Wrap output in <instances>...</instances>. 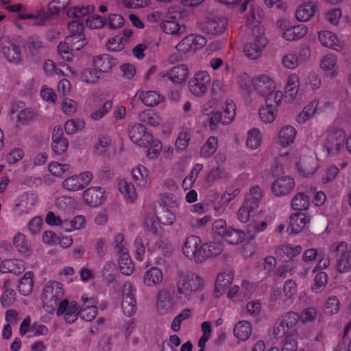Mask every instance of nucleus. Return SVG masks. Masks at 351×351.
I'll use <instances>...</instances> for the list:
<instances>
[{
  "label": "nucleus",
  "mask_w": 351,
  "mask_h": 351,
  "mask_svg": "<svg viewBox=\"0 0 351 351\" xmlns=\"http://www.w3.org/2000/svg\"><path fill=\"white\" fill-rule=\"evenodd\" d=\"M23 47L27 56L34 59L40 58L45 49L43 41L37 34L29 36L23 42Z\"/></svg>",
  "instance_id": "8"
},
{
  "label": "nucleus",
  "mask_w": 351,
  "mask_h": 351,
  "mask_svg": "<svg viewBox=\"0 0 351 351\" xmlns=\"http://www.w3.org/2000/svg\"><path fill=\"white\" fill-rule=\"evenodd\" d=\"M34 274L32 271L26 272L21 279L18 285L19 292L23 295H28L33 289Z\"/></svg>",
  "instance_id": "23"
},
{
  "label": "nucleus",
  "mask_w": 351,
  "mask_h": 351,
  "mask_svg": "<svg viewBox=\"0 0 351 351\" xmlns=\"http://www.w3.org/2000/svg\"><path fill=\"white\" fill-rule=\"evenodd\" d=\"M263 29L256 25L252 30L253 42L246 43L243 46V52L248 58L255 60L259 58L261 55L263 49L268 43L267 39L263 36Z\"/></svg>",
  "instance_id": "3"
},
{
  "label": "nucleus",
  "mask_w": 351,
  "mask_h": 351,
  "mask_svg": "<svg viewBox=\"0 0 351 351\" xmlns=\"http://www.w3.org/2000/svg\"><path fill=\"white\" fill-rule=\"evenodd\" d=\"M1 51L9 62L13 64L21 62L22 54L20 47L9 38L1 39Z\"/></svg>",
  "instance_id": "9"
},
{
  "label": "nucleus",
  "mask_w": 351,
  "mask_h": 351,
  "mask_svg": "<svg viewBox=\"0 0 351 351\" xmlns=\"http://www.w3.org/2000/svg\"><path fill=\"white\" fill-rule=\"evenodd\" d=\"M299 87V77L296 74L291 75L288 80L286 86V92L289 93L291 97L293 98L296 96Z\"/></svg>",
  "instance_id": "48"
},
{
  "label": "nucleus",
  "mask_w": 351,
  "mask_h": 351,
  "mask_svg": "<svg viewBox=\"0 0 351 351\" xmlns=\"http://www.w3.org/2000/svg\"><path fill=\"white\" fill-rule=\"evenodd\" d=\"M339 308V302L338 298L335 296H330L326 300L324 305V313L328 315H332V314L337 313Z\"/></svg>",
  "instance_id": "44"
},
{
  "label": "nucleus",
  "mask_w": 351,
  "mask_h": 351,
  "mask_svg": "<svg viewBox=\"0 0 351 351\" xmlns=\"http://www.w3.org/2000/svg\"><path fill=\"white\" fill-rule=\"evenodd\" d=\"M123 36L118 34L110 38L108 43V48L114 51H119L124 48L125 44L123 43Z\"/></svg>",
  "instance_id": "53"
},
{
  "label": "nucleus",
  "mask_w": 351,
  "mask_h": 351,
  "mask_svg": "<svg viewBox=\"0 0 351 351\" xmlns=\"http://www.w3.org/2000/svg\"><path fill=\"white\" fill-rule=\"evenodd\" d=\"M202 165L197 164L193 167L190 174L187 176L182 182V186L185 189L190 188L195 179L197 178L199 172L202 169Z\"/></svg>",
  "instance_id": "49"
},
{
  "label": "nucleus",
  "mask_w": 351,
  "mask_h": 351,
  "mask_svg": "<svg viewBox=\"0 0 351 351\" xmlns=\"http://www.w3.org/2000/svg\"><path fill=\"white\" fill-rule=\"evenodd\" d=\"M62 186L69 191H76L82 189L77 176H71L64 180Z\"/></svg>",
  "instance_id": "54"
},
{
  "label": "nucleus",
  "mask_w": 351,
  "mask_h": 351,
  "mask_svg": "<svg viewBox=\"0 0 351 351\" xmlns=\"http://www.w3.org/2000/svg\"><path fill=\"white\" fill-rule=\"evenodd\" d=\"M210 81V77L208 72L199 71L196 73L195 77L189 81V90L194 95L200 97L207 91V84Z\"/></svg>",
  "instance_id": "7"
},
{
  "label": "nucleus",
  "mask_w": 351,
  "mask_h": 351,
  "mask_svg": "<svg viewBox=\"0 0 351 351\" xmlns=\"http://www.w3.org/2000/svg\"><path fill=\"white\" fill-rule=\"evenodd\" d=\"M346 132L341 129H333L327 136L324 147L329 154H337L343 146Z\"/></svg>",
  "instance_id": "5"
},
{
  "label": "nucleus",
  "mask_w": 351,
  "mask_h": 351,
  "mask_svg": "<svg viewBox=\"0 0 351 351\" xmlns=\"http://www.w3.org/2000/svg\"><path fill=\"white\" fill-rule=\"evenodd\" d=\"M118 189L123 195L131 201H133L136 196V191L132 183L125 180H121L118 184Z\"/></svg>",
  "instance_id": "32"
},
{
  "label": "nucleus",
  "mask_w": 351,
  "mask_h": 351,
  "mask_svg": "<svg viewBox=\"0 0 351 351\" xmlns=\"http://www.w3.org/2000/svg\"><path fill=\"white\" fill-rule=\"evenodd\" d=\"M93 63L99 73H108L117 64V60L108 54H102L95 58Z\"/></svg>",
  "instance_id": "16"
},
{
  "label": "nucleus",
  "mask_w": 351,
  "mask_h": 351,
  "mask_svg": "<svg viewBox=\"0 0 351 351\" xmlns=\"http://www.w3.org/2000/svg\"><path fill=\"white\" fill-rule=\"evenodd\" d=\"M173 20H165L160 23L161 29L168 34L180 36L186 32L185 25H180L176 21V16H171Z\"/></svg>",
  "instance_id": "18"
},
{
  "label": "nucleus",
  "mask_w": 351,
  "mask_h": 351,
  "mask_svg": "<svg viewBox=\"0 0 351 351\" xmlns=\"http://www.w3.org/2000/svg\"><path fill=\"white\" fill-rule=\"evenodd\" d=\"M69 165H62L58 162H53L49 165L48 170L56 177H62L63 174L69 169Z\"/></svg>",
  "instance_id": "50"
},
{
  "label": "nucleus",
  "mask_w": 351,
  "mask_h": 351,
  "mask_svg": "<svg viewBox=\"0 0 351 351\" xmlns=\"http://www.w3.org/2000/svg\"><path fill=\"white\" fill-rule=\"evenodd\" d=\"M265 98V106L276 108L281 103L282 99V93L281 91H274L271 93L265 92V94H260Z\"/></svg>",
  "instance_id": "30"
},
{
  "label": "nucleus",
  "mask_w": 351,
  "mask_h": 351,
  "mask_svg": "<svg viewBox=\"0 0 351 351\" xmlns=\"http://www.w3.org/2000/svg\"><path fill=\"white\" fill-rule=\"evenodd\" d=\"M157 219L164 225H171L176 220V215L169 208H162Z\"/></svg>",
  "instance_id": "46"
},
{
  "label": "nucleus",
  "mask_w": 351,
  "mask_h": 351,
  "mask_svg": "<svg viewBox=\"0 0 351 351\" xmlns=\"http://www.w3.org/2000/svg\"><path fill=\"white\" fill-rule=\"evenodd\" d=\"M233 332L237 339L245 341L251 335L252 326L247 321H241L235 325Z\"/></svg>",
  "instance_id": "21"
},
{
  "label": "nucleus",
  "mask_w": 351,
  "mask_h": 351,
  "mask_svg": "<svg viewBox=\"0 0 351 351\" xmlns=\"http://www.w3.org/2000/svg\"><path fill=\"white\" fill-rule=\"evenodd\" d=\"M317 162L312 157L300 158L297 163V168L299 173L304 177L313 175L317 169Z\"/></svg>",
  "instance_id": "15"
},
{
  "label": "nucleus",
  "mask_w": 351,
  "mask_h": 351,
  "mask_svg": "<svg viewBox=\"0 0 351 351\" xmlns=\"http://www.w3.org/2000/svg\"><path fill=\"white\" fill-rule=\"evenodd\" d=\"M86 23L87 26L91 29H99L107 23V19L102 16L93 14L86 19Z\"/></svg>",
  "instance_id": "42"
},
{
  "label": "nucleus",
  "mask_w": 351,
  "mask_h": 351,
  "mask_svg": "<svg viewBox=\"0 0 351 351\" xmlns=\"http://www.w3.org/2000/svg\"><path fill=\"white\" fill-rule=\"evenodd\" d=\"M13 243L18 251L25 253L28 251V246L25 242V237L23 234H16L13 239Z\"/></svg>",
  "instance_id": "62"
},
{
  "label": "nucleus",
  "mask_w": 351,
  "mask_h": 351,
  "mask_svg": "<svg viewBox=\"0 0 351 351\" xmlns=\"http://www.w3.org/2000/svg\"><path fill=\"white\" fill-rule=\"evenodd\" d=\"M228 177V174L223 169L219 167H216L211 169L206 178V181L208 182H213L217 179H223Z\"/></svg>",
  "instance_id": "63"
},
{
  "label": "nucleus",
  "mask_w": 351,
  "mask_h": 351,
  "mask_svg": "<svg viewBox=\"0 0 351 351\" xmlns=\"http://www.w3.org/2000/svg\"><path fill=\"white\" fill-rule=\"evenodd\" d=\"M192 34L186 36L176 47L179 52L186 53L189 50H193Z\"/></svg>",
  "instance_id": "56"
},
{
  "label": "nucleus",
  "mask_w": 351,
  "mask_h": 351,
  "mask_svg": "<svg viewBox=\"0 0 351 351\" xmlns=\"http://www.w3.org/2000/svg\"><path fill=\"white\" fill-rule=\"evenodd\" d=\"M128 135L130 140L140 147H147L152 139V135L146 131V128L141 124L136 123L128 127Z\"/></svg>",
  "instance_id": "6"
},
{
  "label": "nucleus",
  "mask_w": 351,
  "mask_h": 351,
  "mask_svg": "<svg viewBox=\"0 0 351 351\" xmlns=\"http://www.w3.org/2000/svg\"><path fill=\"white\" fill-rule=\"evenodd\" d=\"M70 0H53L48 4L47 11L43 10L40 14L41 22L37 23L38 25H43L44 23L55 17L58 16L61 10L66 9L69 4Z\"/></svg>",
  "instance_id": "10"
},
{
  "label": "nucleus",
  "mask_w": 351,
  "mask_h": 351,
  "mask_svg": "<svg viewBox=\"0 0 351 351\" xmlns=\"http://www.w3.org/2000/svg\"><path fill=\"white\" fill-rule=\"evenodd\" d=\"M261 143L260 132L258 129L254 128L248 132V136L246 140V145L251 149H256Z\"/></svg>",
  "instance_id": "45"
},
{
  "label": "nucleus",
  "mask_w": 351,
  "mask_h": 351,
  "mask_svg": "<svg viewBox=\"0 0 351 351\" xmlns=\"http://www.w3.org/2000/svg\"><path fill=\"white\" fill-rule=\"evenodd\" d=\"M299 319V314L293 311L287 313L281 317V319L284 322V323L286 324V326H287L289 328H293L298 323Z\"/></svg>",
  "instance_id": "58"
},
{
  "label": "nucleus",
  "mask_w": 351,
  "mask_h": 351,
  "mask_svg": "<svg viewBox=\"0 0 351 351\" xmlns=\"http://www.w3.org/2000/svg\"><path fill=\"white\" fill-rule=\"evenodd\" d=\"M228 19L218 15L208 16L205 21L199 24L202 32L217 36L223 34L227 28Z\"/></svg>",
  "instance_id": "4"
},
{
  "label": "nucleus",
  "mask_w": 351,
  "mask_h": 351,
  "mask_svg": "<svg viewBox=\"0 0 351 351\" xmlns=\"http://www.w3.org/2000/svg\"><path fill=\"white\" fill-rule=\"evenodd\" d=\"M328 276L326 272H318L314 279V284L312 287V290L315 293L321 292L326 287L327 283Z\"/></svg>",
  "instance_id": "39"
},
{
  "label": "nucleus",
  "mask_w": 351,
  "mask_h": 351,
  "mask_svg": "<svg viewBox=\"0 0 351 351\" xmlns=\"http://www.w3.org/2000/svg\"><path fill=\"white\" fill-rule=\"evenodd\" d=\"M331 258L336 260V269L343 274L351 269V245L348 247L346 242H335L330 247Z\"/></svg>",
  "instance_id": "2"
},
{
  "label": "nucleus",
  "mask_w": 351,
  "mask_h": 351,
  "mask_svg": "<svg viewBox=\"0 0 351 351\" xmlns=\"http://www.w3.org/2000/svg\"><path fill=\"white\" fill-rule=\"evenodd\" d=\"M191 139L190 131L185 128L178 134L176 141V147L178 150L183 151L186 149Z\"/></svg>",
  "instance_id": "36"
},
{
  "label": "nucleus",
  "mask_w": 351,
  "mask_h": 351,
  "mask_svg": "<svg viewBox=\"0 0 351 351\" xmlns=\"http://www.w3.org/2000/svg\"><path fill=\"white\" fill-rule=\"evenodd\" d=\"M318 38L321 44L331 49H335L337 38L335 34L328 31H322L318 33Z\"/></svg>",
  "instance_id": "29"
},
{
  "label": "nucleus",
  "mask_w": 351,
  "mask_h": 351,
  "mask_svg": "<svg viewBox=\"0 0 351 351\" xmlns=\"http://www.w3.org/2000/svg\"><path fill=\"white\" fill-rule=\"evenodd\" d=\"M66 43L71 51H78L84 47L87 42L84 34L69 35L66 37Z\"/></svg>",
  "instance_id": "26"
},
{
  "label": "nucleus",
  "mask_w": 351,
  "mask_h": 351,
  "mask_svg": "<svg viewBox=\"0 0 351 351\" xmlns=\"http://www.w3.org/2000/svg\"><path fill=\"white\" fill-rule=\"evenodd\" d=\"M223 251V246L219 243H206L199 247V263H202L207 258L216 256Z\"/></svg>",
  "instance_id": "13"
},
{
  "label": "nucleus",
  "mask_w": 351,
  "mask_h": 351,
  "mask_svg": "<svg viewBox=\"0 0 351 351\" xmlns=\"http://www.w3.org/2000/svg\"><path fill=\"white\" fill-rule=\"evenodd\" d=\"M289 329L281 318H278L274 328V335L276 338H281L288 332Z\"/></svg>",
  "instance_id": "64"
},
{
  "label": "nucleus",
  "mask_w": 351,
  "mask_h": 351,
  "mask_svg": "<svg viewBox=\"0 0 351 351\" xmlns=\"http://www.w3.org/2000/svg\"><path fill=\"white\" fill-rule=\"evenodd\" d=\"M85 126L84 121L80 119H69L64 124V130L68 134H73L77 130H82Z\"/></svg>",
  "instance_id": "41"
},
{
  "label": "nucleus",
  "mask_w": 351,
  "mask_h": 351,
  "mask_svg": "<svg viewBox=\"0 0 351 351\" xmlns=\"http://www.w3.org/2000/svg\"><path fill=\"white\" fill-rule=\"evenodd\" d=\"M112 101H106L99 109L94 111L91 114V118L94 120H98L102 118L112 108Z\"/></svg>",
  "instance_id": "59"
},
{
  "label": "nucleus",
  "mask_w": 351,
  "mask_h": 351,
  "mask_svg": "<svg viewBox=\"0 0 351 351\" xmlns=\"http://www.w3.org/2000/svg\"><path fill=\"white\" fill-rule=\"evenodd\" d=\"M308 32V27L304 24L288 27L282 33V37L287 40L292 41L303 38Z\"/></svg>",
  "instance_id": "17"
},
{
  "label": "nucleus",
  "mask_w": 351,
  "mask_h": 351,
  "mask_svg": "<svg viewBox=\"0 0 351 351\" xmlns=\"http://www.w3.org/2000/svg\"><path fill=\"white\" fill-rule=\"evenodd\" d=\"M116 271V265L112 262H107L101 271L104 280L108 283H112L115 280Z\"/></svg>",
  "instance_id": "38"
},
{
  "label": "nucleus",
  "mask_w": 351,
  "mask_h": 351,
  "mask_svg": "<svg viewBox=\"0 0 351 351\" xmlns=\"http://www.w3.org/2000/svg\"><path fill=\"white\" fill-rule=\"evenodd\" d=\"M315 10V5L309 2L297 10L295 13L296 19L300 21H308L314 15Z\"/></svg>",
  "instance_id": "25"
},
{
  "label": "nucleus",
  "mask_w": 351,
  "mask_h": 351,
  "mask_svg": "<svg viewBox=\"0 0 351 351\" xmlns=\"http://www.w3.org/2000/svg\"><path fill=\"white\" fill-rule=\"evenodd\" d=\"M228 229L226 221L222 219L216 220L212 227L213 233L221 237H224Z\"/></svg>",
  "instance_id": "57"
},
{
  "label": "nucleus",
  "mask_w": 351,
  "mask_h": 351,
  "mask_svg": "<svg viewBox=\"0 0 351 351\" xmlns=\"http://www.w3.org/2000/svg\"><path fill=\"white\" fill-rule=\"evenodd\" d=\"M200 243V239L194 235L188 237L182 246L183 254L188 258L193 257L196 263H199V248L198 245Z\"/></svg>",
  "instance_id": "14"
},
{
  "label": "nucleus",
  "mask_w": 351,
  "mask_h": 351,
  "mask_svg": "<svg viewBox=\"0 0 351 351\" xmlns=\"http://www.w3.org/2000/svg\"><path fill=\"white\" fill-rule=\"evenodd\" d=\"M203 279L192 273H179L177 282V300L182 303L189 300L192 292L197 291L203 287Z\"/></svg>",
  "instance_id": "1"
},
{
  "label": "nucleus",
  "mask_w": 351,
  "mask_h": 351,
  "mask_svg": "<svg viewBox=\"0 0 351 351\" xmlns=\"http://www.w3.org/2000/svg\"><path fill=\"white\" fill-rule=\"evenodd\" d=\"M223 238L228 243L237 245L245 240V233L229 227Z\"/></svg>",
  "instance_id": "27"
},
{
  "label": "nucleus",
  "mask_w": 351,
  "mask_h": 351,
  "mask_svg": "<svg viewBox=\"0 0 351 351\" xmlns=\"http://www.w3.org/2000/svg\"><path fill=\"white\" fill-rule=\"evenodd\" d=\"M97 314V307L93 304L87 306L86 307L80 310V317L86 321H92Z\"/></svg>",
  "instance_id": "52"
},
{
  "label": "nucleus",
  "mask_w": 351,
  "mask_h": 351,
  "mask_svg": "<svg viewBox=\"0 0 351 351\" xmlns=\"http://www.w3.org/2000/svg\"><path fill=\"white\" fill-rule=\"evenodd\" d=\"M98 72L97 69H86L81 73V78L87 83H95L99 78Z\"/></svg>",
  "instance_id": "55"
},
{
  "label": "nucleus",
  "mask_w": 351,
  "mask_h": 351,
  "mask_svg": "<svg viewBox=\"0 0 351 351\" xmlns=\"http://www.w3.org/2000/svg\"><path fill=\"white\" fill-rule=\"evenodd\" d=\"M162 274L158 267L149 269L144 275V283L147 286H154L162 282Z\"/></svg>",
  "instance_id": "24"
},
{
  "label": "nucleus",
  "mask_w": 351,
  "mask_h": 351,
  "mask_svg": "<svg viewBox=\"0 0 351 351\" xmlns=\"http://www.w3.org/2000/svg\"><path fill=\"white\" fill-rule=\"evenodd\" d=\"M291 206L295 210H306L309 206L308 197L303 193H298L293 197Z\"/></svg>",
  "instance_id": "28"
},
{
  "label": "nucleus",
  "mask_w": 351,
  "mask_h": 351,
  "mask_svg": "<svg viewBox=\"0 0 351 351\" xmlns=\"http://www.w3.org/2000/svg\"><path fill=\"white\" fill-rule=\"evenodd\" d=\"M294 186L295 182L292 178L283 176L273 182L271 191L276 196L285 195L293 189Z\"/></svg>",
  "instance_id": "11"
},
{
  "label": "nucleus",
  "mask_w": 351,
  "mask_h": 351,
  "mask_svg": "<svg viewBox=\"0 0 351 351\" xmlns=\"http://www.w3.org/2000/svg\"><path fill=\"white\" fill-rule=\"evenodd\" d=\"M217 138L215 136L208 138L206 143L201 148V154L204 157H209L217 150Z\"/></svg>",
  "instance_id": "37"
},
{
  "label": "nucleus",
  "mask_w": 351,
  "mask_h": 351,
  "mask_svg": "<svg viewBox=\"0 0 351 351\" xmlns=\"http://www.w3.org/2000/svg\"><path fill=\"white\" fill-rule=\"evenodd\" d=\"M272 84V80L266 75H262L254 79L253 87L259 94H265L263 85H268L269 88Z\"/></svg>",
  "instance_id": "40"
},
{
  "label": "nucleus",
  "mask_w": 351,
  "mask_h": 351,
  "mask_svg": "<svg viewBox=\"0 0 351 351\" xmlns=\"http://www.w3.org/2000/svg\"><path fill=\"white\" fill-rule=\"evenodd\" d=\"M276 108L271 109L267 106H261L259 108L258 114L261 119L265 123H271L274 121L276 116Z\"/></svg>",
  "instance_id": "43"
},
{
  "label": "nucleus",
  "mask_w": 351,
  "mask_h": 351,
  "mask_svg": "<svg viewBox=\"0 0 351 351\" xmlns=\"http://www.w3.org/2000/svg\"><path fill=\"white\" fill-rule=\"evenodd\" d=\"M135 305L136 301L132 295L129 293L127 295L124 296L122 302L121 307L123 311V313L126 316H131L135 312Z\"/></svg>",
  "instance_id": "35"
},
{
  "label": "nucleus",
  "mask_w": 351,
  "mask_h": 351,
  "mask_svg": "<svg viewBox=\"0 0 351 351\" xmlns=\"http://www.w3.org/2000/svg\"><path fill=\"white\" fill-rule=\"evenodd\" d=\"M119 267L121 272L124 275H130L133 272L134 265L128 254L123 253L119 258Z\"/></svg>",
  "instance_id": "33"
},
{
  "label": "nucleus",
  "mask_w": 351,
  "mask_h": 351,
  "mask_svg": "<svg viewBox=\"0 0 351 351\" xmlns=\"http://www.w3.org/2000/svg\"><path fill=\"white\" fill-rule=\"evenodd\" d=\"M317 104L318 102L314 100L309 105L305 106L298 116V122H304L306 119L313 117L317 110Z\"/></svg>",
  "instance_id": "47"
},
{
  "label": "nucleus",
  "mask_w": 351,
  "mask_h": 351,
  "mask_svg": "<svg viewBox=\"0 0 351 351\" xmlns=\"http://www.w3.org/2000/svg\"><path fill=\"white\" fill-rule=\"evenodd\" d=\"M95 10V6L92 5H88L87 6L82 7H73L67 10L66 14L69 17H80L86 15L90 12H93Z\"/></svg>",
  "instance_id": "34"
},
{
  "label": "nucleus",
  "mask_w": 351,
  "mask_h": 351,
  "mask_svg": "<svg viewBox=\"0 0 351 351\" xmlns=\"http://www.w3.org/2000/svg\"><path fill=\"white\" fill-rule=\"evenodd\" d=\"M142 102L147 106H154L164 100V97L156 91H147L141 97Z\"/></svg>",
  "instance_id": "31"
},
{
  "label": "nucleus",
  "mask_w": 351,
  "mask_h": 351,
  "mask_svg": "<svg viewBox=\"0 0 351 351\" xmlns=\"http://www.w3.org/2000/svg\"><path fill=\"white\" fill-rule=\"evenodd\" d=\"M289 221L287 230H290V233L293 234H297L302 231L306 224L305 215L300 212L291 215Z\"/></svg>",
  "instance_id": "20"
},
{
  "label": "nucleus",
  "mask_w": 351,
  "mask_h": 351,
  "mask_svg": "<svg viewBox=\"0 0 351 351\" xmlns=\"http://www.w3.org/2000/svg\"><path fill=\"white\" fill-rule=\"evenodd\" d=\"M108 26L110 29H117L123 27L124 19L121 14H110L108 16Z\"/></svg>",
  "instance_id": "51"
},
{
  "label": "nucleus",
  "mask_w": 351,
  "mask_h": 351,
  "mask_svg": "<svg viewBox=\"0 0 351 351\" xmlns=\"http://www.w3.org/2000/svg\"><path fill=\"white\" fill-rule=\"evenodd\" d=\"M171 293L167 289H162L159 291L158 295V305H162L164 306H171Z\"/></svg>",
  "instance_id": "60"
},
{
  "label": "nucleus",
  "mask_w": 351,
  "mask_h": 351,
  "mask_svg": "<svg viewBox=\"0 0 351 351\" xmlns=\"http://www.w3.org/2000/svg\"><path fill=\"white\" fill-rule=\"evenodd\" d=\"M69 141L64 138H60L52 142L51 147L54 152L58 155L63 154L68 148Z\"/></svg>",
  "instance_id": "61"
},
{
  "label": "nucleus",
  "mask_w": 351,
  "mask_h": 351,
  "mask_svg": "<svg viewBox=\"0 0 351 351\" xmlns=\"http://www.w3.org/2000/svg\"><path fill=\"white\" fill-rule=\"evenodd\" d=\"M104 192L99 186L90 187L84 192L83 199L90 206L97 207L104 201Z\"/></svg>",
  "instance_id": "12"
},
{
  "label": "nucleus",
  "mask_w": 351,
  "mask_h": 351,
  "mask_svg": "<svg viewBox=\"0 0 351 351\" xmlns=\"http://www.w3.org/2000/svg\"><path fill=\"white\" fill-rule=\"evenodd\" d=\"M296 135L295 128L291 125L283 127L279 132V143L283 147H287L293 143Z\"/></svg>",
  "instance_id": "22"
},
{
  "label": "nucleus",
  "mask_w": 351,
  "mask_h": 351,
  "mask_svg": "<svg viewBox=\"0 0 351 351\" xmlns=\"http://www.w3.org/2000/svg\"><path fill=\"white\" fill-rule=\"evenodd\" d=\"M188 68L185 64H178L173 66L169 73V78L177 84L184 83L188 78Z\"/></svg>",
  "instance_id": "19"
}]
</instances>
